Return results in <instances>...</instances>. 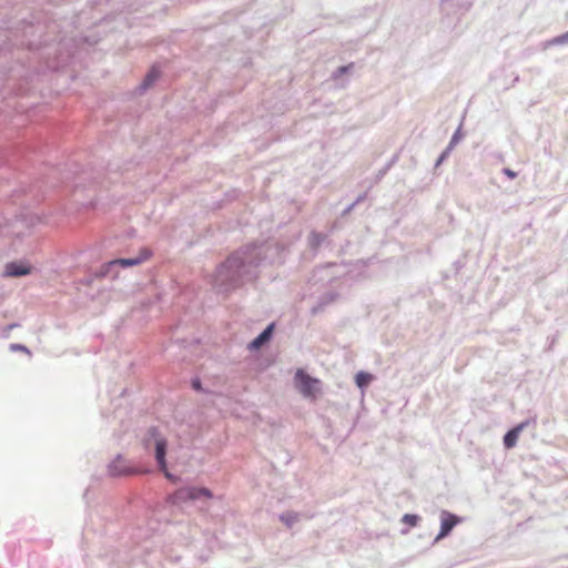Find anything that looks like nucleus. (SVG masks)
<instances>
[{
	"label": "nucleus",
	"instance_id": "obj_12",
	"mask_svg": "<svg viewBox=\"0 0 568 568\" xmlns=\"http://www.w3.org/2000/svg\"><path fill=\"white\" fill-rule=\"evenodd\" d=\"M419 520V517L417 515H410L406 514L403 516L402 521L409 527H415Z\"/></svg>",
	"mask_w": 568,
	"mask_h": 568
},
{
	"label": "nucleus",
	"instance_id": "obj_2",
	"mask_svg": "<svg viewBox=\"0 0 568 568\" xmlns=\"http://www.w3.org/2000/svg\"><path fill=\"white\" fill-rule=\"evenodd\" d=\"M294 384L296 389L305 397L316 400L322 393V382L310 376L304 369L295 372Z\"/></svg>",
	"mask_w": 568,
	"mask_h": 568
},
{
	"label": "nucleus",
	"instance_id": "obj_10",
	"mask_svg": "<svg viewBox=\"0 0 568 568\" xmlns=\"http://www.w3.org/2000/svg\"><path fill=\"white\" fill-rule=\"evenodd\" d=\"M159 77H160L159 70L155 68H152L143 81V88L146 89L150 85H152Z\"/></svg>",
	"mask_w": 568,
	"mask_h": 568
},
{
	"label": "nucleus",
	"instance_id": "obj_3",
	"mask_svg": "<svg viewBox=\"0 0 568 568\" xmlns=\"http://www.w3.org/2000/svg\"><path fill=\"white\" fill-rule=\"evenodd\" d=\"M202 497L212 498V493L207 488L203 487H183L178 489L171 498L173 504H181L196 500Z\"/></svg>",
	"mask_w": 568,
	"mask_h": 568
},
{
	"label": "nucleus",
	"instance_id": "obj_13",
	"mask_svg": "<svg viewBox=\"0 0 568 568\" xmlns=\"http://www.w3.org/2000/svg\"><path fill=\"white\" fill-rule=\"evenodd\" d=\"M242 264V262H239V258L235 256V255H232L230 256L225 264L223 265V267H229V268H232L234 266H240Z\"/></svg>",
	"mask_w": 568,
	"mask_h": 568
},
{
	"label": "nucleus",
	"instance_id": "obj_9",
	"mask_svg": "<svg viewBox=\"0 0 568 568\" xmlns=\"http://www.w3.org/2000/svg\"><path fill=\"white\" fill-rule=\"evenodd\" d=\"M372 378L373 377L371 374L365 373V372H359L356 374L355 382L358 387L363 388V387H366L371 383Z\"/></svg>",
	"mask_w": 568,
	"mask_h": 568
},
{
	"label": "nucleus",
	"instance_id": "obj_4",
	"mask_svg": "<svg viewBox=\"0 0 568 568\" xmlns=\"http://www.w3.org/2000/svg\"><path fill=\"white\" fill-rule=\"evenodd\" d=\"M151 256L152 252L148 247H143L140 250L139 255L136 257L113 260L108 263V267H112L115 265H120L122 267L140 265L141 263L148 261Z\"/></svg>",
	"mask_w": 568,
	"mask_h": 568
},
{
	"label": "nucleus",
	"instance_id": "obj_14",
	"mask_svg": "<svg viewBox=\"0 0 568 568\" xmlns=\"http://www.w3.org/2000/svg\"><path fill=\"white\" fill-rule=\"evenodd\" d=\"M504 173L510 179H515L517 176L516 172L511 171L510 169H504Z\"/></svg>",
	"mask_w": 568,
	"mask_h": 568
},
{
	"label": "nucleus",
	"instance_id": "obj_6",
	"mask_svg": "<svg viewBox=\"0 0 568 568\" xmlns=\"http://www.w3.org/2000/svg\"><path fill=\"white\" fill-rule=\"evenodd\" d=\"M457 523H458V518L455 515H453L448 511H443L440 515V532H439L437 539L447 536L452 531V529L456 526Z\"/></svg>",
	"mask_w": 568,
	"mask_h": 568
},
{
	"label": "nucleus",
	"instance_id": "obj_7",
	"mask_svg": "<svg viewBox=\"0 0 568 568\" xmlns=\"http://www.w3.org/2000/svg\"><path fill=\"white\" fill-rule=\"evenodd\" d=\"M273 328H274V324H271L268 325L256 338H254L250 345H248V348L251 351H256L264 343H266L267 341H270L271 336H272V332H273Z\"/></svg>",
	"mask_w": 568,
	"mask_h": 568
},
{
	"label": "nucleus",
	"instance_id": "obj_8",
	"mask_svg": "<svg viewBox=\"0 0 568 568\" xmlns=\"http://www.w3.org/2000/svg\"><path fill=\"white\" fill-rule=\"evenodd\" d=\"M525 424H519L513 429H510L505 436H504V445L506 448H513L518 440L520 432L524 429Z\"/></svg>",
	"mask_w": 568,
	"mask_h": 568
},
{
	"label": "nucleus",
	"instance_id": "obj_11",
	"mask_svg": "<svg viewBox=\"0 0 568 568\" xmlns=\"http://www.w3.org/2000/svg\"><path fill=\"white\" fill-rule=\"evenodd\" d=\"M281 520L286 526L291 527L298 520V515L295 513H286L281 516Z\"/></svg>",
	"mask_w": 568,
	"mask_h": 568
},
{
	"label": "nucleus",
	"instance_id": "obj_15",
	"mask_svg": "<svg viewBox=\"0 0 568 568\" xmlns=\"http://www.w3.org/2000/svg\"><path fill=\"white\" fill-rule=\"evenodd\" d=\"M11 349L27 352V347L23 345H19V344H12Z\"/></svg>",
	"mask_w": 568,
	"mask_h": 568
},
{
	"label": "nucleus",
	"instance_id": "obj_5",
	"mask_svg": "<svg viewBox=\"0 0 568 568\" xmlns=\"http://www.w3.org/2000/svg\"><path fill=\"white\" fill-rule=\"evenodd\" d=\"M32 267L24 262H11L6 265L4 276L19 277L30 274Z\"/></svg>",
	"mask_w": 568,
	"mask_h": 568
},
{
	"label": "nucleus",
	"instance_id": "obj_1",
	"mask_svg": "<svg viewBox=\"0 0 568 568\" xmlns=\"http://www.w3.org/2000/svg\"><path fill=\"white\" fill-rule=\"evenodd\" d=\"M151 445L154 446V456L160 470L163 471L164 476L168 479L175 483L176 478L168 470L166 467L165 455L168 448V440L156 430V428H150L148 432V437L145 438V446L146 448H149Z\"/></svg>",
	"mask_w": 568,
	"mask_h": 568
}]
</instances>
